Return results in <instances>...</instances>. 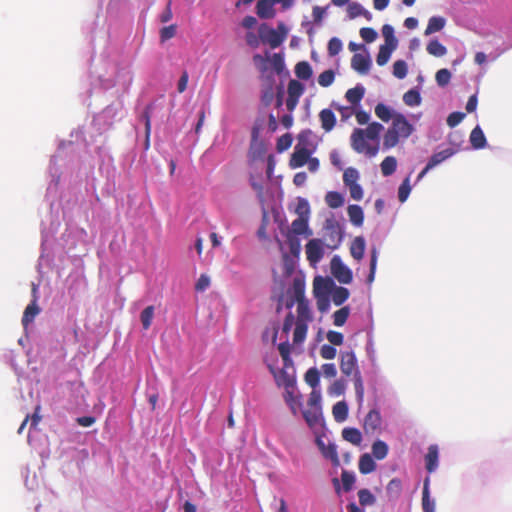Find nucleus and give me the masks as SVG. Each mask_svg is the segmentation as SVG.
Segmentation results:
<instances>
[{"label": "nucleus", "instance_id": "37998d69", "mask_svg": "<svg viewBox=\"0 0 512 512\" xmlns=\"http://www.w3.org/2000/svg\"><path fill=\"white\" fill-rule=\"evenodd\" d=\"M403 101L407 106L414 107L421 103V96L418 90L410 89L403 95Z\"/></svg>", "mask_w": 512, "mask_h": 512}, {"label": "nucleus", "instance_id": "680f3d73", "mask_svg": "<svg viewBox=\"0 0 512 512\" xmlns=\"http://www.w3.org/2000/svg\"><path fill=\"white\" fill-rule=\"evenodd\" d=\"M177 26L176 24H171L169 26H165L160 30V40L161 42H165L176 35Z\"/></svg>", "mask_w": 512, "mask_h": 512}, {"label": "nucleus", "instance_id": "f8f14e48", "mask_svg": "<svg viewBox=\"0 0 512 512\" xmlns=\"http://www.w3.org/2000/svg\"><path fill=\"white\" fill-rule=\"evenodd\" d=\"M310 155L311 151L308 148L296 145L289 161L290 168L296 169L304 166L309 161Z\"/></svg>", "mask_w": 512, "mask_h": 512}, {"label": "nucleus", "instance_id": "09e8293b", "mask_svg": "<svg viewBox=\"0 0 512 512\" xmlns=\"http://www.w3.org/2000/svg\"><path fill=\"white\" fill-rule=\"evenodd\" d=\"M399 138L400 136L390 127L384 135V147L387 149L395 147L399 142Z\"/></svg>", "mask_w": 512, "mask_h": 512}, {"label": "nucleus", "instance_id": "2eb2a0df", "mask_svg": "<svg viewBox=\"0 0 512 512\" xmlns=\"http://www.w3.org/2000/svg\"><path fill=\"white\" fill-rule=\"evenodd\" d=\"M382 424V418L380 412L376 409H372L368 412L364 419V430L366 433H374L380 429Z\"/></svg>", "mask_w": 512, "mask_h": 512}, {"label": "nucleus", "instance_id": "6e6552de", "mask_svg": "<svg viewBox=\"0 0 512 512\" xmlns=\"http://www.w3.org/2000/svg\"><path fill=\"white\" fill-rule=\"evenodd\" d=\"M325 247L335 250L342 242V231L338 224L328 221L324 227L323 239Z\"/></svg>", "mask_w": 512, "mask_h": 512}, {"label": "nucleus", "instance_id": "7ed1b4c3", "mask_svg": "<svg viewBox=\"0 0 512 512\" xmlns=\"http://www.w3.org/2000/svg\"><path fill=\"white\" fill-rule=\"evenodd\" d=\"M277 386L283 389V399L291 413L294 416H297L300 412L302 413V395L298 390L296 378Z\"/></svg>", "mask_w": 512, "mask_h": 512}, {"label": "nucleus", "instance_id": "4d7b16f0", "mask_svg": "<svg viewBox=\"0 0 512 512\" xmlns=\"http://www.w3.org/2000/svg\"><path fill=\"white\" fill-rule=\"evenodd\" d=\"M369 12L366 11L363 6L359 3H351L348 6V15L351 19L356 18L358 16L364 15L368 16Z\"/></svg>", "mask_w": 512, "mask_h": 512}, {"label": "nucleus", "instance_id": "774afa93", "mask_svg": "<svg viewBox=\"0 0 512 512\" xmlns=\"http://www.w3.org/2000/svg\"><path fill=\"white\" fill-rule=\"evenodd\" d=\"M272 506L274 508V512H289L287 502L284 498H274Z\"/></svg>", "mask_w": 512, "mask_h": 512}, {"label": "nucleus", "instance_id": "de8ad7c7", "mask_svg": "<svg viewBox=\"0 0 512 512\" xmlns=\"http://www.w3.org/2000/svg\"><path fill=\"white\" fill-rule=\"evenodd\" d=\"M382 34H383V37L385 39V44L384 45L392 46V48H396L397 47V39L394 36V29H393V27L391 25L385 24L382 27Z\"/></svg>", "mask_w": 512, "mask_h": 512}, {"label": "nucleus", "instance_id": "e2e57ef3", "mask_svg": "<svg viewBox=\"0 0 512 512\" xmlns=\"http://www.w3.org/2000/svg\"><path fill=\"white\" fill-rule=\"evenodd\" d=\"M411 186L409 184V178H406L398 189V199L400 202H405L410 194Z\"/></svg>", "mask_w": 512, "mask_h": 512}, {"label": "nucleus", "instance_id": "0e129e2a", "mask_svg": "<svg viewBox=\"0 0 512 512\" xmlns=\"http://www.w3.org/2000/svg\"><path fill=\"white\" fill-rule=\"evenodd\" d=\"M342 50V42L339 38L333 37L328 42V54L336 56Z\"/></svg>", "mask_w": 512, "mask_h": 512}, {"label": "nucleus", "instance_id": "0eeeda50", "mask_svg": "<svg viewBox=\"0 0 512 512\" xmlns=\"http://www.w3.org/2000/svg\"><path fill=\"white\" fill-rule=\"evenodd\" d=\"M366 139L364 129L355 128L350 137L351 147L357 153H365L369 157L376 156L379 151L378 145L371 146L367 144Z\"/></svg>", "mask_w": 512, "mask_h": 512}, {"label": "nucleus", "instance_id": "4be33fe9", "mask_svg": "<svg viewBox=\"0 0 512 512\" xmlns=\"http://www.w3.org/2000/svg\"><path fill=\"white\" fill-rule=\"evenodd\" d=\"M376 463L369 453H364L359 458L358 468L360 473L366 475L376 470Z\"/></svg>", "mask_w": 512, "mask_h": 512}, {"label": "nucleus", "instance_id": "3c124183", "mask_svg": "<svg viewBox=\"0 0 512 512\" xmlns=\"http://www.w3.org/2000/svg\"><path fill=\"white\" fill-rule=\"evenodd\" d=\"M320 375L319 371L316 368H310L305 374L306 383L311 386L312 389L314 387H319Z\"/></svg>", "mask_w": 512, "mask_h": 512}, {"label": "nucleus", "instance_id": "5fc2aeb1", "mask_svg": "<svg viewBox=\"0 0 512 512\" xmlns=\"http://www.w3.org/2000/svg\"><path fill=\"white\" fill-rule=\"evenodd\" d=\"M295 212L298 214V217L309 219L310 207L308 201L304 198H299Z\"/></svg>", "mask_w": 512, "mask_h": 512}, {"label": "nucleus", "instance_id": "a878e982", "mask_svg": "<svg viewBox=\"0 0 512 512\" xmlns=\"http://www.w3.org/2000/svg\"><path fill=\"white\" fill-rule=\"evenodd\" d=\"M308 220L309 219H306L304 217H298L297 219H295L292 224H291V232L294 234V235H302V234H306V235H312V231L309 230V227H308Z\"/></svg>", "mask_w": 512, "mask_h": 512}, {"label": "nucleus", "instance_id": "052dcab7", "mask_svg": "<svg viewBox=\"0 0 512 512\" xmlns=\"http://www.w3.org/2000/svg\"><path fill=\"white\" fill-rule=\"evenodd\" d=\"M270 62L273 66V69L278 74L282 73V71L285 68L284 57L282 54H280V53L273 54L272 57L270 58Z\"/></svg>", "mask_w": 512, "mask_h": 512}, {"label": "nucleus", "instance_id": "4468645a", "mask_svg": "<svg viewBox=\"0 0 512 512\" xmlns=\"http://www.w3.org/2000/svg\"><path fill=\"white\" fill-rule=\"evenodd\" d=\"M425 468L429 473H434L439 467V448L436 444L428 447L424 456Z\"/></svg>", "mask_w": 512, "mask_h": 512}, {"label": "nucleus", "instance_id": "f03ea898", "mask_svg": "<svg viewBox=\"0 0 512 512\" xmlns=\"http://www.w3.org/2000/svg\"><path fill=\"white\" fill-rule=\"evenodd\" d=\"M302 416L313 432H318L324 426L322 412V394L320 387H314L309 394L307 407L302 408Z\"/></svg>", "mask_w": 512, "mask_h": 512}, {"label": "nucleus", "instance_id": "9d476101", "mask_svg": "<svg viewBox=\"0 0 512 512\" xmlns=\"http://www.w3.org/2000/svg\"><path fill=\"white\" fill-rule=\"evenodd\" d=\"M325 244L321 239L315 238L306 244V256L311 265H316L324 256Z\"/></svg>", "mask_w": 512, "mask_h": 512}, {"label": "nucleus", "instance_id": "6e6d98bb", "mask_svg": "<svg viewBox=\"0 0 512 512\" xmlns=\"http://www.w3.org/2000/svg\"><path fill=\"white\" fill-rule=\"evenodd\" d=\"M435 79L440 87H444L451 80V72L446 68H442L436 72Z\"/></svg>", "mask_w": 512, "mask_h": 512}, {"label": "nucleus", "instance_id": "49530a36", "mask_svg": "<svg viewBox=\"0 0 512 512\" xmlns=\"http://www.w3.org/2000/svg\"><path fill=\"white\" fill-rule=\"evenodd\" d=\"M350 309L348 306L342 307L339 310L335 311L333 314V323L335 326H343L347 321L349 316Z\"/></svg>", "mask_w": 512, "mask_h": 512}, {"label": "nucleus", "instance_id": "a18cd8bd", "mask_svg": "<svg viewBox=\"0 0 512 512\" xmlns=\"http://www.w3.org/2000/svg\"><path fill=\"white\" fill-rule=\"evenodd\" d=\"M287 92L288 96H290L291 98H300L301 95L304 93V86L298 80L292 79L288 83Z\"/></svg>", "mask_w": 512, "mask_h": 512}, {"label": "nucleus", "instance_id": "f704fd0d", "mask_svg": "<svg viewBox=\"0 0 512 512\" xmlns=\"http://www.w3.org/2000/svg\"><path fill=\"white\" fill-rule=\"evenodd\" d=\"M332 294V301L336 306L342 305L348 298H349V290L345 287H336L334 285V288L331 292Z\"/></svg>", "mask_w": 512, "mask_h": 512}, {"label": "nucleus", "instance_id": "c85d7f7f", "mask_svg": "<svg viewBox=\"0 0 512 512\" xmlns=\"http://www.w3.org/2000/svg\"><path fill=\"white\" fill-rule=\"evenodd\" d=\"M445 24H446L445 18H443L441 16H433L429 19L428 25L424 31V34L426 36H428L435 32H439L445 27Z\"/></svg>", "mask_w": 512, "mask_h": 512}, {"label": "nucleus", "instance_id": "f3484780", "mask_svg": "<svg viewBox=\"0 0 512 512\" xmlns=\"http://www.w3.org/2000/svg\"><path fill=\"white\" fill-rule=\"evenodd\" d=\"M276 0H259L256 13L261 19H271L275 16L274 4Z\"/></svg>", "mask_w": 512, "mask_h": 512}, {"label": "nucleus", "instance_id": "c03bdc74", "mask_svg": "<svg viewBox=\"0 0 512 512\" xmlns=\"http://www.w3.org/2000/svg\"><path fill=\"white\" fill-rule=\"evenodd\" d=\"M154 306H147L140 314V321L144 330H148L154 318Z\"/></svg>", "mask_w": 512, "mask_h": 512}, {"label": "nucleus", "instance_id": "603ef678", "mask_svg": "<svg viewBox=\"0 0 512 512\" xmlns=\"http://www.w3.org/2000/svg\"><path fill=\"white\" fill-rule=\"evenodd\" d=\"M408 72L407 64L404 60H397L393 64V75L398 79L406 77Z\"/></svg>", "mask_w": 512, "mask_h": 512}, {"label": "nucleus", "instance_id": "338daca9", "mask_svg": "<svg viewBox=\"0 0 512 512\" xmlns=\"http://www.w3.org/2000/svg\"><path fill=\"white\" fill-rule=\"evenodd\" d=\"M464 117H465V114L462 112H452L447 117V125L449 127L453 128V127L457 126L458 124H460L462 122V120L464 119Z\"/></svg>", "mask_w": 512, "mask_h": 512}, {"label": "nucleus", "instance_id": "dca6fc26", "mask_svg": "<svg viewBox=\"0 0 512 512\" xmlns=\"http://www.w3.org/2000/svg\"><path fill=\"white\" fill-rule=\"evenodd\" d=\"M422 510L423 512H436V501L430 496V479L427 477L423 483L422 490Z\"/></svg>", "mask_w": 512, "mask_h": 512}, {"label": "nucleus", "instance_id": "4c0bfd02", "mask_svg": "<svg viewBox=\"0 0 512 512\" xmlns=\"http://www.w3.org/2000/svg\"><path fill=\"white\" fill-rule=\"evenodd\" d=\"M326 204L332 208L336 209L341 207L344 204V198L342 194L336 191H330L325 196Z\"/></svg>", "mask_w": 512, "mask_h": 512}, {"label": "nucleus", "instance_id": "e433bc0d", "mask_svg": "<svg viewBox=\"0 0 512 512\" xmlns=\"http://www.w3.org/2000/svg\"><path fill=\"white\" fill-rule=\"evenodd\" d=\"M426 50L430 55L435 57H442L447 53V48L437 39L431 40L427 44Z\"/></svg>", "mask_w": 512, "mask_h": 512}, {"label": "nucleus", "instance_id": "20e7f679", "mask_svg": "<svg viewBox=\"0 0 512 512\" xmlns=\"http://www.w3.org/2000/svg\"><path fill=\"white\" fill-rule=\"evenodd\" d=\"M288 29L283 22L277 25V29L262 24L259 27V38L265 44H269L271 48L279 47L287 38Z\"/></svg>", "mask_w": 512, "mask_h": 512}, {"label": "nucleus", "instance_id": "79ce46f5", "mask_svg": "<svg viewBox=\"0 0 512 512\" xmlns=\"http://www.w3.org/2000/svg\"><path fill=\"white\" fill-rule=\"evenodd\" d=\"M396 48H392L389 45H381L379 48V52L376 57V62L379 66H384L390 59L391 53Z\"/></svg>", "mask_w": 512, "mask_h": 512}, {"label": "nucleus", "instance_id": "7c9ffc66", "mask_svg": "<svg viewBox=\"0 0 512 512\" xmlns=\"http://www.w3.org/2000/svg\"><path fill=\"white\" fill-rule=\"evenodd\" d=\"M342 437L353 445H360L362 442V434L357 428L347 427L342 430Z\"/></svg>", "mask_w": 512, "mask_h": 512}, {"label": "nucleus", "instance_id": "412c9836", "mask_svg": "<svg viewBox=\"0 0 512 512\" xmlns=\"http://www.w3.org/2000/svg\"><path fill=\"white\" fill-rule=\"evenodd\" d=\"M292 290H293L294 298L287 301V303H286L287 308H291L295 302L298 303L301 301H306L305 295H304L305 294V285H304L303 281H301L299 279H294Z\"/></svg>", "mask_w": 512, "mask_h": 512}, {"label": "nucleus", "instance_id": "423d86ee", "mask_svg": "<svg viewBox=\"0 0 512 512\" xmlns=\"http://www.w3.org/2000/svg\"><path fill=\"white\" fill-rule=\"evenodd\" d=\"M294 327V333H293V343L294 344H300L304 341L306 334H307V328L308 323H302L295 321L294 315L290 312L285 317L281 336L284 335L285 338L288 337L289 332Z\"/></svg>", "mask_w": 512, "mask_h": 512}, {"label": "nucleus", "instance_id": "9b49d317", "mask_svg": "<svg viewBox=\"0 0 512 512\" xmlns=\"http://www.w3.org/2000/svg\"><path fill=\"white\" fill-rule=\"evenodd\" d=\"M391 128L401 137L408 138L413 133V126L409 123L406 117L402 114H395L393 116Z\"/></svg>", "mask_w": 512, "mask_h": 512}, {"label": "nucleus", "instance_id": "bf43d9fd", "mask_svg": "<svg viewBox=\"0 0 512 512\" xmlns=\"http://www.w3.org/2000/svg\"><path fill=\"white\" fill-rule=\"evenodd\" d=\"M358 498L362 506L372 505L375 502L374 495L368 489L359 490Z\"/></svg>", "mask_w": 512, "mask_h": 512}, {"label": "nucleus", "instance_id": "aec40b11", "mask_svg": "<svg viewBox=\"0 0 512 512\" xmlns=\"http://www.w3.org/2000/svg\"><path fill=\"white\" fill-rule=\"evenodd\" d=\"M319 120L321 123V128L330 132L336 125V116L331 109L325 108L322 109L319 113Z\"/></svg>", "mask_w": 512, "mask_h": 512}, {"label": "nucleus", "instance_id": "bb28decb", "mask_svg": "<svg viewBox=\"0 0 512 512\" xmlns=\"http://www.w3.org/2000/svg\"><path fill=\"white\" fill-rule=\"evenodd\" d=\"M365 252V240L362 236L355 237L350 246V253L356 260H361Z\"/></svg>", "mask_w": 512, "mask_h": 512}, {"label": "nucleus", "instance_id": "473e14b6", "mask_svg": "<svg viewBox=\"0 0 512 512\" xmlns=\"http://www.w3.org/2000/svg\"><path fill=\"white\" fill-rule=\"evenodd\" d=\"M312 320L311 312L309 309L308 301H301L297 303V319L295 321L308 323Z\"/></svg>", "mask_w": 512, "mask_h": 512}, {"label": "nucleus", "instance_id": "39448f33", "mask_svg": "<svg viewBox=\"0 0 512 512\" xmlns=\"http://www.w3.org/2000/svg\"><path fill=\"white\" fill-rule=\"evenodd\" d=\"M38 354H14L11 364L15 372L20 376H30L37 370Z\"/></svg>", "mask_w": 512, "mask_h": 512}, {"label": "nucleus", "instance_id": "a211bd4d", "mask_svg": "<svg viewBox=\"0 0 512 512\" xmlns=\"http://www.w3.org/2000/svg\"><path fill=\"white\" fill-rule=\"evenodd\" d=\"M351 66L358 73L367 74L371 66V60L368 55L356 53L351 59Z\"/></svg>", "mask_w": 512, "mask_h": 512}, {"label": "nucleus", "instance_id": "6ab92c4d", "mask_svg": "<svg viewBox=\"0 0 512 512\" xmlns=\"http://www.w3.org/2000/svg\"><path fill=\"white\" fill-rule=\"evenodd\" d=\"M340 367L341 371L347 376L357 374L358 367L355 354H342Z\"/></svg>", "mask_w": 512, "mask_h": 512}, {"label": "nucleus", "instance_id": "cd10ccee", "mask_svg": "<svg viewBox=\"0 0 512 512\" xmlns=\"http://www.w3.org/2000/svg\"><path fill=\"white\" fill-rule=\"evenodd\" d=\"M40 308L38 307L36 303V298L25 308L23 317H22V324L23 326H28L30 323L33 322L34 318L39 314Z\"/></svg>", "mask_w": 512, "mask_h": 512}, {"label": "nucleus", "instance_id": "8fccbe9b", "mask_svg": "<svg viewBox=\"0 0 512 512\" xmlns=\"http://www.w3.org/2000/svg\"><path fill=\"white\" fill-rule=\"evenodd\" d=\"M375 114L379 119H381L384 122L390 121V119H393L394 116L392 115L390 108L383 103H379L376 105Z\"/></svg>", "mask_w": 512, "mask_h": 512}, {"label": "nucleus", "instance_id": "864d4df0", "mask_svg": "<svg viewBox=\"0 0 512 512\" xmlns=\"http://www.w3.org/2000/svg\"><path fill=\"white\" fill-rule=\"evenodd\" d=\"M359 179V173L355 168L349 167L344 171L343 174V182L346 186L353 185V183H357Z\"/></svg>", "mask_w": 512, "mask_h": 512}, {"label": "nucleus", "instance_id": "5701e85b", "mask_svg": "<svg viewBox=\"0 0 512 512\" xmlns=\"http://www.w3.org/2000/svg\"><path fill=\"white\" fill-rule=\"evenodd\" d=\"M347 213L351 223L354 226L360 227L364 222V213L362 208L359 205L353 204L349 205L347 208Z\"/></svg>", "mask_w": 512, "mask_h": 512}, {"label": "nucleus", "instance_id": "58836bf2", "mask_svg": "<svg viewBox=\"0 0 512 512\" xmlns=\"http://www.w3.org/2000/svg\"><path fill=\"white\" fill-rule=\"evenodd\" d=\"M317 444L325 458L330 459L332 461L338 460V454L336 446L334 444L325 445L323 441H321L320 439L317 440Z\"/></svg>", "mask_w": 512, "mask_h": 512}, {"label": "nucleus", "instance_id": "1a4fd4ad", "mask_svg": "<svg viewBox=\"0 0 512 512\" xmlns=\"http://www.w3.org/2000/svg\"><path fill=\"white\" fill-rule=\"evenodd\" d=\"M331 272L334 277L343 284L351 283L353 276L351 270L342 262L341 258L335 255L331 259Z\"/></svg>", "mask_w": 512, "mask_h": 512}, {"label": "nucleus", "instance_id": "ddd939ff", "mask_svg": "<svg viewBox=\"0 0 512 512\" xmlns=\"http://www.w3.org/2000/svg\"><path fill=\"white\" fill-rule=\"evenodd\" d=\"M334 281L330 278L317 276L313 281L314 296H329L334 288Z\"/></svg>", "mask_w": 512, "mask_h": 512}, {"label": "nucleus", "instance_id": "393cba45", "mask_svg": "<svg viewBox=\"0 0 512 512\" xmlns=\"http://www.w3.org/2000/svg\"><path fill=\"white\" fill-rule=\"evenodd\" d=\"M455 153V150L452 148H447L442 151H439L437 153H434L429 161H428V168H434L437 165L441 164L443 161L451 157Z\"/></svg>", "mask_w": 512, "mask_h": 512}, {"label": "nucleus", "instance_id": "b1692460", "mask_svg": "<svg viewBox=\"0 0 512 512\" xmlns=\"http://www.w3.org/2000/svg\"><path fill=\"white\" fill-rule=\"evenodd\" d=\"M372 457L377 460H383L387 457L389 452V447L386 442L383 440L377 439L373 442L372 447Z\"/></svg>", "mask_w": 512, "mask_h": 512}, {"label": "nucleus", "instance_id": "f257e3e1", "mask_svg": "<svg viewBox=\"0 0 512 512\" xmlns=\"http://www.w3.org/2000/svg\"><path fill=\"white\" fill-rule=\"evenodd\" d=\"M276 385L296 378V369L290 354H266L264 359Z\"/></svg>", "mask_w": 512, "mask_h": 512}, {"label": "nucleus", "instance_id": "a19ab883", "mask_svg": "<svg viewBox=\"0 0 512 512\" xmlns=\"http://www.w3.org/2000/svg\"><path fill=\"white\" fill-rule=\"evenodd\" d=\"M381 172L384 176H390L392 175L397 167V161L396 158L393 156H387L382 162H381Z\"/></svg>", "mask_w": 512, "mask_h": 512}, {"label": "nucleus", "instance_id": "c9c22d12", "mask_svg": "<svg viewBox=\"0 0 512 512\" xmlns=\"http://www.w3.org/2000/svg\"><path fill=\"white\" fill-rule=\"evenodd\" d=\"M295 74L301 80H308L311 78L313 71L307 61H301L295 66Z\"/></svg>", "mask_w": 512, "mask_h": 512}, {"label": "nucleus", "instance_id": "c756f323", "mask_svg": "<svg viewBox=\"0 0 512 512\" xmlns=\"http://www.w3.org/2000/svg\"><path fill=\"white\" fill-rule=\"evenodd\" d=\"M470 143L475 149H482L486 145V137L479 126H476L470 134Z\"/></svg>", "mask_w": 512, "mask_h": 512}, {"label": "nucleus", "instance_id": "2f4dec72", "mask_svg": "<svg viewBox=\"0 0 512 512\" xmlns=\"http://www.w3.org/2000/svg\"><path fill=\"white\" fill-rule=\"evenodd\" d=\"M333 417L336 422L342 423L348 417V405L345 401L337 402L332 409Z\"/></svg>", "mask_w": 512, "mask_h": 512}, {"label": "nucleus", "instance_id": "69168bd1", "mask_svg": "<svg viewBox=\"0 0 512 512\" xmlns=\"http://www.w3.org/2000/svg\"><path fill=\"white\" fill-rule=\"evenodd\" d=\"M377 35V32L373 28L363 27L360 29V36L367 43L374 42L377 38Z\"/></svg>", "mask_w": 512, "mask_h": 512}, {"label": "nucleus", "instance_id": "ea45409f", "mask_svg": "<svg viewBox=\"0 0 512 512\" xmlns=\"http://www.w3.org/2000/svg\"><path fill=\"white\" fill-rule=\"evenodd\" d=\"M384 127L382 124L378 122H372L368 125L366 129H364L365 136L367 139L372 141H377L379 139L380 133L383 131Z\"/></svg>", "mask_w": 512, "mask_h": 512}, {"label": "nucleus", "instance_id": "72a5a7b5", "mask_svg": "<svg viewBox=\"0 0 512 512\" xmlns=\"http://www.w3.org/2000/svg\"><path fill=\"white\" fill-rule=\"evenodd\" d=\"M365 89L364 87L358 85L354 88L348 89L345 94L346 100L352 105L358 104L362 98L364 97Z\"/></svg>", "mask_w": 512, "mask_h": 512}, {"label": "nucleus", "instance_id": "13d9d810", "mask_svg": "<svg viewBox=\"0 0 512 512\" xmlns=\"http://www.w3.org/2000/svg\"><path fill=\"white\" fill-rule=\"evenodd\" d=\"M335 79V74L333 70H325L318 76V83L322 87L330 86Z\"/></svg>", "mask_w": 512, "mask_h": 512}]
</instances>
